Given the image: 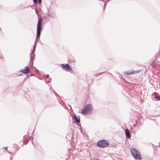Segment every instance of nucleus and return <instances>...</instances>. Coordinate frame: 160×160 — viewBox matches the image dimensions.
I'll list each match as a JSON object with an SVG mask.
<instances>
[{"mask_svg": "<svg viewBox=\"0 0 160 160\" xmlns=\"http://www.w3.org/2000/svg\"><path fill=\"white\" fill-rule=\"evenodd\" d=\"M92 112V106L89 104L87 105L81 111V113L83 114L90 115Z\"/></svg>", "mask_w": 160, "mask_h": 160, "instance_id": "nucleus-1", "label": "nucleus"}, {"mask_svg": "<svg viewBox=\"0 0 160 160\" xmlns=\"http://www.w3.org/2000/svg\"><path fill=\"white\" fill-rule=\"evenodd\" d=\"M131 153L135 159H138L141 160L142 159V157L139 151L136 149L132 148L130 149Z\"/></svg>", "mask_w": 160, "mask_h": 160, "instance_id": "nucleus-2", "label": "nucleus"}, {"mask_svg": "<svg viewBox=\"0 0 160 160\" xmlns=\"http://www.w3.org/2000/svg\"><path fill=\"white\" fill-rule=\"evenodd\" d=\"M109 145V143L108 141L104 139L99 140L97 143V146L101 148L107 147Z\"/></svg>", "mask_w": 160, "mask_h": 160, "instance_id": "nucleus-3", "label": "nucleus"}, {"mask_svg": "<svg viewBox=\"0 0 160 160\" xmlns=\"http://www.w3.org/2000/svg\"><path fill=\"white\" fill-rule=\"evenodd\" d=\"M40 16L38 17V22L37 25V31L39 33V31H41L42 27V16L41 14H39Z\"/></svg>", "mask_w": 160, "mask_h": 160, "instance_id": "nucleus-4", "label": "nucleus"}, {"mask_svg": "<svg viewBox=\"0 0 160 160\" xmlns=\"http://www.w3.org/2000/svg\"><path fill=\"white\" fill-rule=\"evenodd\" d=\"M61 66L63 69H65L66 71L71 72L72 70V68L68 63H61Z\"/></svg>", "mask_w": 160, "mask_h": 160, "instance_id": "nucleus-5", "label": "nucleus"}, {"mask_svg": "<svg viewBox=\"0 0 160 160\" xmlns=\"http://www.w3.org/2000/svg\"><path fill=\"white\" fill-rule=\"evenodd\" d=\"M140 72V70L128 71L124 72V74L127 75H130L137 74Z\"/></svg>", "mask_w": 160, "mask_h": 160, "instance_id": "nucleus-6", "label": "nucleus"}, {"mask_svg": "<svg viewBox=\"0 0 160 160\" xmlns=\"http://www.w3.org/2000/svg\"><path fill=\"white\" fill-rule=\"evenodd\" d=\"M19 71L24 74H28L30 72V70L28 66H25L24 68L20 70Z\"/></svg>", "mask_w": 160, "mask_h": 160, "instance_id": "nucleus-7", "label": "nucleus"}, {"mask_svg": "<svg viewBox=\"0 0 160 160\" xmlns=\"http://www.w3.org/2000/svg\"><path fill=\"white\" fill-rule=\"evenodd\" d=\"M72 118L76 123H79L80 122V120L79 116H77L76 114H74L73 115Z\"/></svg>", "mask_w": 160, "mask_h": 160, "instance_id": "nucleus-8", "label": "nucleus"}, {"mask_svg": "<svg viewBox=\"0 0 160 160\" xmlns=\"http://www.w3.org/2000/svg\"><path fill=\"white\" fill-rule=\"evenodd\" d=\"M36 46L37 45H36V44H34L33 48L32 53L30 54V60H31L33 57L35 56V54L34 53V52L35 51V49Z\"/></svg>", "mask_w": 160, "mask_h": 160, "instance_id": "nucleus-9", "label": "nucleus"}, {"mask_svg": "<svg viewBox=\"0 0 160 160\" xmlns=\"http://www.w3.org/2000/svg\"><path fill=\"white\" fill-rule=\"evenodd\" d=\"M138 130V128L133 125L130 128V131L132 133H135Z\"/></svg>", "mask_w": 160, "mask_h": 160, "instance_id": "nucleus-10", "label": "nucleus"}, {"mask_svg": "<svg viewBox=\"0 0 160 160\" xmlns=\"http://www.w3.org/2000/svg\"><path fill=\"white\" fill-rule=\"evenodd\" d=\"M41 32L40 31H39V33L38 32V31H37V35L36 37V41L34 43V44H36V45H37V42H38V38H39V37L40 36L41 33Z\"/></svg>", "mask_w": 160, "mask_h": 160, "instance_id": "nucleus-11", "label": "nucleus"}, {"mask_svg": "<svg viewBox=\"0 0 160 160\" xmlns=\"http://www.w3.org/2000/svg\"><path fill=\"white\" fill-rule=\"evenodd\" d=\"M125 133L126 137L128 138H130L131 135L129 132V131L128 129H126L125 130Z\"/></svg>", "mask_w": 160, "mask_h": 160, "instance_id": "nucleus-12", "label": "nucleus"}, {"mask_svg": "<svg viewBox=\"0 0 160 160\" xmlns=\"http://www.w3.org/2000/svg\"><path fill=\"white\" fill-rule=\"evenodd\" d=\"M49 76L48 75H47L46 76V79L45 80L46 82H49L50 81V79H51L50 78V79L49 78Z\"/></svg>", "mask_w": 160, "mask_h": 160, "instance_id": "nucleus-13", "label": "nucleus"}, {"mask_svg": "<svg viewBox=\"0 0 160 160\" xmlns=\"http://www.w3.org/2000/svg\"><path fill=\"white\" fill-rule=\"evenodd\" d=\"M35 12H36V13L38 15V16H39V14H40V12H39V11H38L37 10V8H35Z\"/></svg>", "mask_w": 160, "mask_h": 160, "instance_id": "nucleus-14", "label": "nucleus"}, {"mask_svg": "<svg viewBox=\"0 0 160 160\" xmlns=\"http://www.w3.org/2000/svg\"><path fill=\"white\" fill-rule=\"evenodd\" d=\"M154 98L156 99L158 101H160V96H156Z\"/></svg>", "mask_w": 160, "mask_h": 160, "instance_id": "nucleus-15", "label": "nucleus"}, {"mask_svg": "<svg viewBox=\"0 0 160 160\" xmlns=\"http://www.w3.org/2000/svg\"><path fill=\"white\" fill-rule=\"evenodd\" d=\"M35 5H32L31 6V8H33L34 7H35V8H37V5L35 4H34Z\"/></svg>", "mask_w": 160, "mask_h": 160, "instance_id": "nucleus-16", "label": "nucleus"}, {"mask_svg": "<svg viewBox=\"0 0 160 160\" xmlns=\"http://www.w3.org/2000/svg\"><path fill=\"white\" fill-rule=\"evenodd\" d=\"M33 1L34 4H36L38 2V0H33Z\"/></svg>", "mask_w": 160, "mask_h": 160, "instance_id": "nucleus-17", "label": "nucleus"}, {"mask_svg": "<svg viewBox=\"0 0 160 160\" xmlns=\"http://www.w3.org/2000/svg\"><path fill=\"white\" fill-rule=\"evenodd\" d=\"M8 147H5L4 148V149L6 150V151H8Z\"/></svg>", "mask_w": 160, "mask_h": 160, "instance_id": "nucleus-18", "label": "nucleus"}, {"mask_svg": "<svg viewBox=\"0 0 160 160\" xmlns=\"http://www.w3.org/2000/svg\"><path fill=\"white\" fill-rule=\"evenodd\" d=\"M107 2H105L104 4V8L105 9L106 6Z\"/></svg>", "mask_w": 160, "mask_h": 160, "instance_id": "nucleus-19", "label": "nucleus"}, {"mask_svg": "<svg viewBox=\"0 0 160 160\" xmlns=\"http://www.w3.org/2000/svg\"><path fill=\"white\" fill-rule=\"evenodd\" d=\"M54 92V93H55V95L57 96H59V95H58V94L56 92Z\"/></svg>", "mask_w": 160, "mask_h": 160, "instance_id": "nucleus-20", "label": "nucleus"}, {"mask_svg": "<svg viewBox=\"0 0 160 160\" xmlns=\"http://www.w3.org/2000/svg\"><path fill=\"white\" fill-rule=\"evenodd\" d=\"M38 2L40 4H41L42 2V0H38Z\"/></svg>", "mask_w": 160, "mask_h": 160, "instance_id": "nucleus-21", "label": "nucleus"}, {"mask_svg": "<svg viewBox=\"0 0 160 160\" xmlns=\"http://www.w3.org/2000/svg\"><path fill=\"white\" fill-rule=\"evenodd\" d=\"M79 126L80 127H81V125H80H80H79ZM80 130H81V132H82V129H81V128H80Z\"/></svg>", "mask_w": 160, "mask_h": 160, "instance_id": "nucleus-22", "label": "nucleus"}, {"mask_svg": "<svg viewBox=\"0 0 160 160\" xmlns=\"http://www.w3.org/2000/svg\"><path fill=\"white\" fill-rule=\"evenodd\" d=\"M48 16H51V15L49 13H48Z\"/></svg>", "mask_w": 160, "mask_h": 160, "instance_id": "nucleus-23", "label": "nucleus"}, {"mask_svg": "<svg viewBox=\"0 0 160 160\" xmlns=\"http://www.w3.org/2000/svg\"><path fill=\"white\" fill-rule=\"evenodd\" d=\"M110 0H108L107 1V2H109V1H110Z\"/></svg>", "mask_w": 160, "mask_h": 160, "instance_id": "nucleus-24", "label": "nucleus"}, {"mask_svg": "<svg viewBox=\"0 0 160 160\" xmlns=\"http://www.w3.org/2000/svg\"><path fill=\"white\" fill-rule=\"evenodd\" d=\"M34 76V75L33 74H32L31 75V76Z\"/></svg>", "mask_w": 160, "mask_h": 160, "instance_id": "nucleus-25", "label": "nucleus"}, {"mask_svg": "<svg viewBox=\"0 0 160 160\" xmlns=\"http://www.w3.org/2000/svg\"><path fill=\"white\" fill-rule=\"evenodd\" d=\"M68 105L70 106V108H71V107L69 106V105Z\"/></svg>", "mask_w": 160, "mask_h": 160, "instance_id": "nucleus-26", "label": "nucleus"}, {"mask_svg": "<svg viewBox=\"0 0 160 160\" xmlns=\"http://www.w3.org/2000/svg\"><path fill=\"white\" fill-rule=\"evenodd\" d=\"M21 75H19V76H21Z\"/></svg>", "mask_w": 160, "mask_h": 160, "instance_id": "nucleus-27", "label": "nucleus"}]
</instances>
